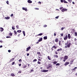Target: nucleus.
I'll return each instance as SVG.
<instances>
[{
	"label": "nucleus",
	"mask_w": 77,
	"mask_h": 77,
	"mask_svg": "<svg viewBox=\"0 0 77 77\" xmlns=\"http://www.w3.org/2000/svg\"><path fill=\"white\" fill-rule=\"evenodd\" d=\"M55 57H56V58H58V56L57 55H56Z\"/></svg>",
	"instance_id": "nucleus-50"
},
{
	"label": "nucleus",
	"mask_w": 77,
	"mask_h": 77,
	"mask_svg": "<svg viewBox=\"0 0 77 77\" xmlns=\"http://www.w3.org/2000/svg\"><path fill=\"white\" fill-rule=\"evenodd\" d=\"M30 48H31V47L30 46H29L27 48H26V51H29Z\"/></svg>",
	"instance_id": "nucleus-5"
},
{
	"label": "nucleus",
	"mask_w": 77,
	"mask_h": 77,
	"mask_svg": "<svg viewBox=\"0 0 77 77\" xmlns=\"http://www.w3.org/2000/svg\"><path fill=\"white\" fill-rule=\"evenodd\" d=\"M60 1L61 3H63V0H60Z\"/></svg>",
	"instance_id": "nucleus-60"
},
{
	"label": "nucleus",
	"mask_w": 77,
	"mask_h": 77,
	"mask_svg": "<svg viewBox=\"0 0 77 77\" xmlns=\"http://www.w3.org/2000/svg\"><path fill=\"white\" fill-rule=\"evenodd\" d=\"M52 67V66H48V67H47V69H48V68H51Z\"/></svg>",
	"instance_id": "nucleus-24"
},
{
	"label": "nucleus",
	"mask_w": 77,
	"mask_h": 77,
	"mask_svg": "<svg viewBox=\"0 0 77 77\" xmlns=\"http://www.w3.org/2000/svg\"><path fill=\"white\" fill-rule=\"evenodd\" d=\"M74 59H73L72 60H71L70 61V65H72L73 63V62H74Z\"/></svg>",
	"instance_id": "nucleus-10"
},
{
	"label": "nucleus",
	"mask_w": 77,
	"mask_h": 77,
	"mask_svg": "<svg viewBox=\"0 0 77 77\" xmlns=\"http://www.w3.org/2000/svg\"><path fill=\"white\" fill-rule=\"evenodd\" d=\"M27 56H29V54L28 53L27 54Z\"/></svg>",
	"instance_id": "nucleus-63"
},
{
	"label": "nucleus",
	"mask_w": 77,
	"mask_h": 77,
	"mask_svg": "<svg viewBox=\"0 0 77 77\" xmlns=\"http://www.w3.org/2000/svg\"><path fill=\"white\" fill-rule=\"evenodd\" d=\"M77 40V38H75L74 39V41L75 42V41H76Z\"/></svg>",
	"instance_id": "nucleus-49"
},
{
	"label": "nucleus",
	"mask_w": 77,
	"mask_h": 77,
	"mask_svg": "<svg viewBox=\"0 0 77 77\" xmlns=\"http://www.w3.org/2000/svg\"><path fill=\"white\" fill-rule=\"evenodd\" d=\"M61 36H63V34L62 33L61 34Z\"/></svg>",
	"instance_id": "nucleus-57"
},
{
	"label": "nucleus",
	"mask_w": 77,
	"mask_h": 77,
	"mask_svg": "<svg viewBox=\"0 0 77 77\" xmlns=\"http://www.w3.org/2000/svg\"><path fill=\"white\" fill-rule=\"evenodd\" d=\"M47 26L46 25H44V27H47Z\"/></svg>",
	"instance_id": "nucleus-54"
},
{
	"label": "nucleus",
	"mask_w": 77,
	"mask_h": 77,
	"mask_svg": "<svg viewBox=\"0 0 77 77\" xmlns=\"http://www.w3.org/2000/svg\"><path fill=\"white\" fill-rule=\"evenodd\" d=\"M9 35L10 36H12V33L11 32L9 33Z\"/></svg>",
	"instance_id": "nucleus-30"
},
{
	"label": "nucleus",
	"mask_w": 77,
	"mask_h": 77,
	"mask_svg": "<svg viewBox=\"0 0 77 77\" xmlns=\"http://www.w3.org/2000/svg\"><path fill=\"white\" fill-rule=\"evenodd\" d=\"M37 63H38V64H41V63L40 62L38 61V62H37Z\"/></svg>",
	"instance_id": "nucleus-34"
},
{
	"label": "nucleus",
	"mask_w": 77,
	"mask_h": 77,
	"mask_svg": "<svg viewBox=\"0 0 77 77\" xmlns=\"http://www.w3.org/2000/svg\"><path fill=\"white\" fill-rule=\"evenodd\" d=\"M48 70H46L45 69H43V70H42V72H48Z\"/></svg>",
	"instance_id": "nucleus-6"
},
{
	"label": "nucleus",
	"mask_w": 77,
	"mask_h": 77,
	"mask_svg": "<svg viewBox=\"0 0 77 77\" xmlns=\"http://www.w3.org/2000/svg\"><path fill=\"white\" fill-rule=\"evenodd\" d=\"M14 35H17V32L15 30L14 31Z\"/></svg>",
	"instance_id": "nucleus-21"
},
{
	"label": "nucleus",
	"mask_w": 77,
	"mask_h": 77,
	"mask_svg": "<svg viewBox=\"0 0 77 77\" xmlns=\"http://www.w3.org/2000/svg\"><path fill=\"white\" fill-rule=\"evenodd\" d=\"M69 62H66L64 63V65H65V66H66V65H68V64H69Z\"/></svg>",
	"instance_id": "nucleus-12"
},
{
	"label": "nucleus",
	"mask_w": 77,
	"mask_h": 77,
	"mask_svg": "<svg viewBox=\"0 0 77 77\" xmlns=\"http://www.w3.org/2000/svg\"><path fill=\"white\" fill-rule=\"evenodd\" d=\"M23 34L24 36H25V35H26V34H25V31H23Z\"/></svg>",
	"instance_id": "nucleus-32"
},
{
	"label": "nucleus",
	"mask_w": 77,
	"mask_h": 77,
	"mask_svg": "<svg viewBox=\"0 0 77 77\" xmlns=\"http://www.w3.org/2000/svg\"><path fill=\"white\" fill-rule=\"evenodd\" d=\"M21 64H19V66H21Z\"/></svg>",
	"instance_id": "nucleus-62"
},
{
	"label": "nucleus",
	"mask_w": 77,
	"mask_h": 77,
	"mask_svg": "<svg viewBox=\"0 0 77 77\" xmlns=\"http://www.w3.org/2000/svg\"><path fill=\"white\" fill-rule=\"evenodd\" d=\"M61 30H63L64 29V28L63 27H62L61 28Z\"/></svg>",
	"instance_id": "nucleus-45"
},
{
	"label": "nucleus",
	"mask_w": 77,
	"mask_h": 77,
	"mask_svg": "<svg viewBox=\"0 0 77 77\" xmlns=\"http://www.w3.org/2000/svg\"><path fill=\"white\" fill-rule=\"evenodd\" d=\"M8 52H9V53H11V50H8Z\"/></svg>",
	"instance_id": "nucleus-55"
},
{
	"label": "nucleus",
	"mask_w": 77,
	"mask_h": 77,
	"mask_svg": "<svg viewBox=\"0 0 77 77\" xmlns=\"http://www.w3.org/2000/svg\"><path fill=\"white\" fill-rule=\"evenodd\" d=\"M17 33H20L21 32V30H18L17 31Z\"/></svg>",
	"instance_id": "nucleus-23"
},
{
	"label": "nucleus",
	"mask_w": 77,
	"mask_h": 77,
	"mask_svg": "<svg viewBox=\"0 0 77 77\" xmlns=\"http://www.w3.org/2000/svg\"><path fill=\"white\" fill-rule=\"evenodd\" d=\"M38 4H41V2H38Z\"/></svg>",
	"instance_id": "nucleus-58"
},
{
	"label": "nucleus",
	"mask_w": 77,
	"mask_h": 77,
	"mask_svg": "<svg viewBox=\"0 0 77 77\" xmlns=\"http://www.w3.org/2000/svg\"><path fill=\"white\" fill-rule=\"evenodd\" d=\"M63 2L64 3H68V2L64 0Z\"/></svg>",
	"instance_id": "nucleus-37"
},
{
	"label": "nucleus",
	"mask_w": 77,
	"mask_h": 77,
	"mask_svg": "<svg viewBox=\"0 0 77 77\" xmlns=\"http://www.w3.org/2000/svg\"><path fill=\"white\" fill-rule=\"evenodd\" d=\"M63 8V7H60V10H61V9H62Z\"/></svg>",
	"instance_id": "nucleus-46"
},
{
	"label": "nucleus",
	"mask_w": 77,
	"mask_h": 77,
	"mask_svg": "<svg viewBox=\"0 0 77 77\" xmlns=\"http://www.w3.org/2000/svg\"><path fill=\"white\" fill-rule=\"evenodd\" d=\"M67 11V9L63 8L62 9V11L63 12L64 11Z\"/></svg>",
	"instance_id": "nucleus-7"
},
{
	"label": "nucleus",
	"mask_w": 77,
	"mask_h": 77,
	"mask_svg": "<svg viewBox=\"0 0 77 77\" xmlns=\"http://www.w3.org/2000/svg\"><path fill=\"white\" fill-rule=\"evenodd\" d=\"M12 29H13V30H15V26H14V25H13L12 26Z\"/></svg>",
	"instance_id": "nucleus-20"
},
{
	"label": "nucleus",
	"mask_w": 77,
	"mask_h": 77,
	"mask_svg": "<svg viewBox=\"0 0 77 77\" xmlns=\"http://www.w3.org/2000/svg\"><path fill=\"white\" fill-rule=\"evenodd\" d=\"M42 33H41L40 34L37 35V36H41L42 35Z\"/></svg>",
	"instance_id": "nucleus-27"
},
{
	"label": "nucleus",
	"mask_w": 77,
	"mask_h": 77,
	"mask_svg": "<svg viewBox=\"0 0 77 77\" xmlns=\"http://www.w3.org/2000/svg\"><path fill=\"white\" fill-rule=\"evenodd\" d=\"M34 71V70H33V69H32L30 71V72H33Z\"/></svg>",
	"instance_id": "nucleus-41"
},
{
	"label": "nucleus",
	"mask_w": 77,
	"mask_h": 77,
	"mask_svg": "<svg viewBox=\"0 0 77 77\" xmlns=\"http://www.w3.org/2000/svg\"><path fill=\"white\" fill-rule=\"evenodd\" d=\"M67 39H68V35H67V34H66L64 38V40H66Z\"/></svg>",
	"instance_id": "nucleus-4"
},
{
	"label": "nucleus",
	"mask_w": 77,
	"mask_h": 77,
	"mask_svg": "<svg viewBox=\"0 0 77 77\" xmlns=\"http://www.w3.org/2000/svg\"><path fill=\"white\" fill-rule=\"evenodd\" d=\"M72 44L71 43V41H68L66 43H65V45L66 46H65V47L66 48L67 47L68 48H69L71 47V45Z\"/></svg>",
	"instance_id": "nucleus-1"
},
{
	"label": "nucleus",
	"mask_w": 77,
	"mask_h": 77,
	"mask_svg": "<svg viewBox=\"0 0 77 77\" xmlns=\"http://www.w3.org/2000/svg\"><path fill=\"white\" fill-rule=\"evenodd\" d=\"M18 61L19 62H22V60L20 59Z\"/></svg>",
	"instance_id": "nucleus-42"
},
{
	"label": "nucleus",
	"mask_w": 77,
	"mask_h": 77,
	"mask_svg": "<svg viewBox=\"0 0 77 77\" xmlns=\"http://www.w3.org/2000/svg\"><path fill=\"white\" fill-rule=\"evenodd\" d=\"M59 18V16H57L55 17V18L56 19H57Z\"/></svg>",
	"instance_id": "nucleus-52"
},
{
	"label": "nucleus",
	"mask_w": 77,
	"mask_h": 77,
	"mask_svg": "<svg viewBox=\"0 0 77 77\" xmlns=\"http://www.w3.org/2000/svg\"><path fill=\"white\" fill-rule=\"evenodd\" d=\"M0 42H1V43H3V41L2 40L0 41Z\"/></svg>",
	"instance_id": "nucleus-59"
},
{
	"label": "nucleus",
	"mask_w": 77,
	"mask_h": 77,
	"mask_svg": "<svg viewBox=\"0 0 77 77\" xmlns=\"http://www.w3.org/2000/svg\"><path fill=\"white\" fill-rule=\"evenodd\" d=\"M54 36H56V32L54 33Z\"/></svg>",
	"instance_id": "nucleus-51"
},
{
	"label": "nucleus",
	"mask_w": 77,
	"mask_h": 77,
	"mask_svg": "<svg viewBox=\"0 0 77 77\" xmlns=\"http://www.w3.org/2000/svg\"><path fill=\"white\" fill-rule=\"evenodd\" d=\"M75 36H77V32H75Z\"/></svg>",
	"instance_id": "nucleus-33"
},
{
	"label": "nucleus",
	"mask_w": 77,
	"mask_h": 77,
	"mask_svg": "<svg viewBox=\"0 0 77 77\" xmlns=\"http://www.w3.org/2000/svg\"><path fill=\"white\" fill-rule=\"evenodd\" d=\"M61 44V42H60V40L59 41V45H60Z\"/></svg>",
	"instance_id": "nucleus-40"
},
{
	"label": "nucleus",
	"mask_w": 77,
	"mask_h": 77,
	"mask_svg": "<svg viewBox=\"0 0 77 77\" xmlns=\"http://www.w3.org/2000/svg\"><path fill=\"white\" fill-rule=\"evenodd\" d=\"M42 41V38H39V40H38V42H41Z\"/></svg>",
	"instance_id": "nucleus-14"
},
{
	"label": "nucleus",
	"mask_w": 77,
	"mask_h": 77,
	"mask_svg": "<svg viewBox=\"0 0 77 77\" xmlns=\"http://www.w3.org/2000/svg\"><path fill=\"white\" fill-rule=\"evenodd\" d=\"M56 66H59L60 65V63H57L56 65Z\"/></svg>",
	"instance_id": "nucleus-31"
},
{
	"label": "nucleus",
	"mask_w": 77,
	"mask_h": 77,
	"mask_svg": "<svg viewBox=\"0 0 77 77\" xmlns=\"http://www.w3.org/2000/svg\"><path fill=\"white\" fill-rule=\"evenodd\" d=\"M26 67H27V66H26V65H25L23 67V69L26 68Z\"/></svg>",
	"instance_id": "nucleus-29"
},
{
	"label": "nucleus",
	"mask_w": 77,
	"mask_h": 77,
	"mask_svg": "<svg viewBox=\"0 0 77 77\" xmlns=\"http://www.w3.org/2000/svg\"><path fill=\"white\" fill-rule=\"evenodd\" d=\"M22 9H23V10H24V11H25L26 12H27V8H25L24 7H23Z\"/></svg>",
	"instance_id": "nucleus-9"
},
{
	"label": "nucleus",
	"mask_w": 77,
	"mask_h": 77,
	"mask_svg": "<svg viewBox=\"0 0 77 77\" xmlns=\"http://www.w3.org/2000/svg\"><path fill=\"white\" fill-rule=\"evenodd\" d=\"M35 10H39V8H35Z\"/></svg>",
	"instance_id": "nucleus-47"
},
{
	"label": "nucleus",
	"mask_w": 77,
	"mask_h": 77,
	"mask_svg": "<svg viewBox=\"0 0 77 77\" xmlns=\"http://www.w3.org/2000/svg\"><path fill=\"white\" fill-rule=\"evenodd\" d=\"M27 2L29 3H32V2L30 0H28Z\"/></svg>",
	"instance_id": "nucleus-19"
},
{
	"label": "nucleus",
	"mask_w": 77,
	"mask_h": 77,
	"mask_svg": "<svg viewBox=\"0 0 77 77\" xmlns=\"http://www.w3.org/2000/svg\"><path fill=\"white\" fill-rule=\"evenodd\" d=\"M39 42H36V44H39Z\"/></svg>",
	"instance_id": "nucleus-61"
},
{
	"label": "nucleus",
	"mask_w": 77,
	"mask_h": 77,
	"mask_svg": "<svg viewBox=\"0 0 77 77\" xmlns=\"http://www.w3.org/2000/svg\"><path fill=\"white\" fill-rule=\"evenodd\" d=\"M77 67H75L73 69H72V71H75V69H77Z\"/></svg>",
	"instance_id": "nucleus-17"
},
{
	"label": "nucleus",
	"mask_w": 77,
	"mask_h": 77,
	"mask_svg": "<svg viewBox=\"0 0 77 77\" xmlns=\"http://www.w3.org/2000/svg\"><path fill=\"white\" fill-rule=\"evenodd\" d=\"M44 39L45 40L47 39V36H45L44 37Z\"/></svg>",
	"instance_id": "nucleus-28"
},
{
	"label": "nucleus",
	"mask_w": 77,
	"mask_h": 77,
	"mask_svg": "<svg viewBox=\"0 0 77 77\" xmlns=\"http://www.w3.org/2000/svg\"><path fill=\"white\" fill-rule=\"evenodd\" d=\"M55 41L56 42H57L59 41V38H57L55 39Z\"/></svg>",
	"instance_id": "nucleus-15"
},
{
	"label": "nucleus",
	"mask_w": 77,
	"mask_h": 77,
	"mask_svg": "<svg viewBox=\"0 0 77 77\" xmlns=\"http://www.w3.org/2000/svg\"><path fill=\"white\" fill-rule=\"evenodd\" d=\"M0 48H2V47H3V46H2V45H1V46H0Z\"/></svg>",
	"instance_id": "nucleus-64"
},
{
	"label": "nucleus",
	"mask_w": 77,
	"mask_h": 77,
	"mask_svg": "<svg viewBox=\"0 0 77 77\" xmlns=\"http://www.w3.org/2000/svg\"><path fill=\"white\" fill-rule=\"evenodd\" d=\"M69 2H70V3H71L72 2V0H69Z\"/></svg>",
	"instance_id": "nucleus-56"
},
{
	"label": "nucleus",
	"mask_w": 77,
	"mask_h": 77,
	"mask_svg": "<svg viewBox=\"0 0 77 77\" xmlns=\"http://www.w3.org/2000/svg\"><path fill=\"white\" fill-rule=\"evenodd\" d=\"M37 54L38 55H41V53H40V52H37Z\"/></svg>",
	"instance_id": "nucleus-25"
},
{
	"label": "nucleus",
	"mask_w": 77,
	"mask_h": 77,
	"mask_svg": "<svg viewBox=\"0 0 77 77\" xmlns=\"http://www.w3.org/2000/svg\"><path fill=\"white\" fill-rule=\"evenodd\" d=\"M14 59H15L14 58H12V59H11V60H10V62H12V61H14Z\"/></svg>",
	"instance_id": "nucleus-18"
},
{
	"label": "nucleus",
	"mask_w": 77,
	"mask_h": 77,
	"mask_svg": "<svg viewBox=\"0 0 77 77\" xmlns=\"http://www.w3.org/2000/svg\"><path fill=\"white\" fill-rule=\"evenodd\" d=\"M55 53L56 54H58V52H57V51H55Z\"/></svg>",
	"instance_id": "nucleus-38"
},
{
	"label": "nucleus",
	"mask_w": 77,
	"mask_h": 77,
	"mask_svg": "<svg viewBox=\"0 0 77 77\" xmlns=\"http://www.w3.org/2000/svg\"><path fill=\"white\" fill-rule=\"evenodd\" d=\"M68 56L66 55L65 57H63V62H65L66 61V60L68 59Z\"/></svg>",
	"instance_id": "nucleus-2"
},
{
	"label": "nucleus",
	"mask_w": 77,
	"mask_h": 77,
	"mask_svg": "<svg viewBox=\"0 0 77 77\" xmlns=\"http://www.w3.org/2000/svg\"><path fill=\"white\" fill-rule=\"evenodd\" d=\"M0 30L1 32H3V31L4 30V29H3V28L1 27L0 28Z\"/></svg>",
	"instance_id": "nucleus-13"
},
{
	"label": "nucleus",
	"mask_w": 77,
	"mask_h": 77,
	"mask_svg": "<svg viewBox=\"0 0 77 77\" xmlns=\"http://www.w3.org/2000/svg\"><path fill=\"white\" fill-rule=\"evenodd\" d=\"M48 60H51V58L49 56H48Z\"/></svg>",
	"instance_id": "nucleus-35"
},
{
	"label": "nucleus",
	"mask_w": 77,
	"mask_h": 77,
	"mask_svg": "<svg viewBox=\"0 0 77 77\" xmlns=\"http://www.w3.org/2000/svg\"><path fill=\"white\" fill-rule=\"evenodd\" d=\"M36 61H37V60L36 59H35L33 60V62H36Z\"/></svg>",
	"instance_id": "nucleus-36"
},
{
	"label": "nucleus",
	"mask_w": 77,
	"mask_h": 77,
	"mask_svg": "<svg viewBox=\"0 0 77 77\" xmlns=\"http://www.w3.org/2000/svg\"><path fill=\"white\" fill-rule=\"evenodd\" d=\"M62 50V48H60V49H58L57 50V51H61Z\"/></svg>",
	"instance_id": "nucleus-11"
},
{
	"label": "nucleus",
	"mask_w": 77,
	"mask_h": 77,
	"mask_svg": "<svg viewBox=\"0 0 77 77\" xmlns=\"http://www.w3.org/2000/svg\"><path fill=\"white\" fill-rule=\"evenodd\" d=\"M15 64V62H13L11 64V65H14Z\"/></svg>",
	"instance_id": "nucleus-43"
},
{
	"label": "nucleus",
	"mask_w": 77,
	"mask_h": 77,
	"mask_svg": "<svg viewBox=\"0 0 77 77\" xmlns=\"http://www.w3.org/2000/svg\"><path fill=\"white\" fill-rule=\"evenodd\" d=\"M6 38H11V37L7 36L6 37Z\"/></svg>",
	"instance_id": "nucleus-48"
},
{
	"label": "nucleus",
	"mask_w": 77,
	"mask_h": 77,
	"mask_svg": "<svg viewBox=\"0 0 77 77\" xmlns=\"http://www.w3.org/2000/svg\"><path fill=\"white\" fill-rule=\"evenodd\" d=\"M14 16V14H11V17H13Z\"/></svg>",
	"instance_id": "nucleus-53"
},
{
	"label": "nucleus",
	"mask_w": 77,
	"mask_h": 77,
	"mask_svg": "<svg viewBox=\"0 0 77 77\" xmlns=\"http://www.w3.org/2000/svg\"><path fill=\"white\" fill-rule=\"evenodd\" d=\"M16 27H17V29H19V26L17 25L16 26Z\"/></svg>",
	"instance_id": "nucleus-39"
},
{
	"label": "nucleus",
	"mask_w": 77,
	"mask_h": 77,
	"mask_svg": "<svg viewBox=\"0 0 77 77\" xmlns=\"http://www.w3.org/2000/svg\"><path fill=\"white\" fill-rule=\"evenodd\" d=\"M5 18L6 20H9V19H10V17H5Z\"/></svg>",
	"instance_id": "nucleus-22"
},
{
	"label": "nucleus",
	"mask_w": 77,
	"mask_h": 77,
	"mask_svg": "<svg viewBox=\"0 0 77 77\" xmlns=\"http://www.w3.org/2000/svg\"><path fill=\"white\" fill-rule=\"evenodd\" d=\"M11 76L12 77H15V74H14L13 73H12L11 74Z\"/></svg>",
	"instance_id": "nucleus-16"
},
{
	"label": "nucleus",
	"mask_w": 77,
	"mask_h": 77,
	"mask_svg": "<svg viewBox=\"0 0 77 77\" xmlns=\"http://www.w3.org/2000/svg\"><path fill=\"white\" fill-rule=\"evenodd\" d=\"M68 39H71V35L69 34H68Z\"/></svg>",
	"instance_id": "nucleus-8"
},
{
	"label": "nucleus",
	"mask_w": 77,
	"mask_h": 77,
	"mask_svg": "<svg viewBox=\"0 0 77 77\" xmlns=\"http://www.w3.org/2000/svg\"><path fill=\"white\" fill-rule=\"evenodd\" d=\"M6 3H7V4L8 5H9V1H6Z\"/></svg>",
	"instance_id": "nucleus-44"
},
{
	"label": "nucleus",
	"mask_w": 77,
	"mask_h": 77,
	"mask_svg": "<svg viewBox=\"0 0 77 77\" xmlns=\"http://www.w3.org/2000/svg\"><path fill=\"white\" fill-rule=\"evenodd\" d=\"M57 63V61H54V62H53V63H54V64H56V63Z\"/></svg>",
	"instance_id": "nucleus-26"
},
{
	"label": "nucleus",
	"mask_w": 77,
	"mask_h": 77,
	"mask_svg": "<svg viewBox=\"0 0 77 77\" xmlns=\"http://www.w3.org/2000/svg\"><path fill=\"white\" fill-rule=\"evenodd\" d=\"M57 46H56L55 45L53 46L52 48H51V51H53L54 50V49H53V48H54V49H56L57 48Z\"/></svg>",
	"instance_id": "nucleus-3"
}]
</instances>
